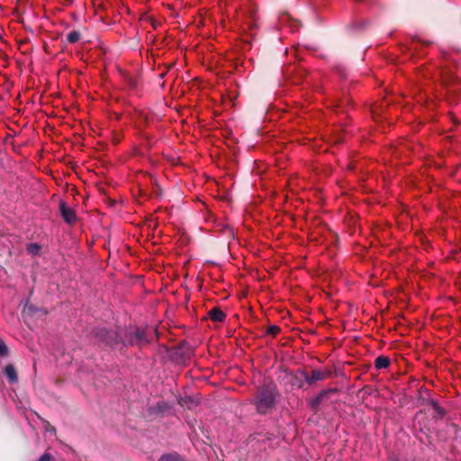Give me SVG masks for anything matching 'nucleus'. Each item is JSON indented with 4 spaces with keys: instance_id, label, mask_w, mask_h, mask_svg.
<instances>
[{
    "instance_id": "nucleus-7",
    "label": "nucleus",
    "mask_w": 461,
    "mask_h": 461,
    "mask_svg": "<svg viewBox=\"0 0 461 461\" xmlns=\"http://www.w3.org/2000/svg\"><path fill=\"white\" fill-rule=\"evenodd\" d=\"M81 39V33L78 31H71L67 34V41L69 43H76Z\"/></svg>"
},
{
    "instance_id": "nucleus-5",
    "label": "nucleus",
    "mask_w": 461,
    "mask_h": 461,
    "mask_svg": "<svg viewBox=\"0 0 461 461\" xmlns=\"http://www.w3.org/2000/svg\"><path fill=\"white\" fill-rule=\"evenodd\" d=\"M390 360L387 357L379 356L375 358V366L377 369H383L388 367Z\"/></svg>"
},
{
    "instance_id": "nucleus-11",
    "label": "nucleus",
    "mask_w": 461,
    "mask_h": 461,
    "mask_svg": "<svg viewBox=\"0 0 461 461\" xmlns=\"http://www.w3.org/2000/svg\"><path fill=\"white\" fill-rule=\"evenodd\" d=\"M8 353V348L5 343L0 339V356L4 357L6 356Z\"/></svg>"
},
{
    "instance_id": "nucleus-4",
    "label": "nucleus",
    "mask_w": 461,
    "mask_h": 461,
    "mask_svg": "<svg viewBox=\"0 0 461 461\" xmlns=\"http://www.w3.org/2000/svg\"><path fill=\"white\" fill-rule=\"evenodd\" d=\"M5 375H6L9 383L16 384L18 382V375L13 365L9 364L5 366Z\"/></svg>"
},
{
    "instance_id": "nucleus-1",
    "label": "nucleus",
    "mask_w": 461,
    "mask_h": 461,
    "mask_svg": "<svg viewBox=\"0 0 461 461\" xmlns=\"http://www.w3.org/2000/svg\"><path fill=\"white\" fill-rule=\"evenodd\" d=\"M276 387L273 383L264 384L258 388V395L254 400L259 413H267L275 405Z\"/></svg>"
},
{
    "instance_id": "nucleus-12",
    "label": "nucleus",
    "mask_w": 461,
    "mask_h": 461,
    "mask_svg": "<svg viewBox=\"0 0 461 461\" xmlns=\"http://www.w3.org/2000/svg\"><path fill=\"white\" fill-rule=\"evenodd\" d=\"M327 393L326 392H321L312 402V405H317L321 402V401L322 400V398L324 397V395L326 394Z\"/></svg>"
},
{
    "instance_id": "nucleus-17",
    "label": "nucleus",
    "mask_w": 461,
    "mask_h": 461,
    "mask_svg": "<svg viewBox=\"0 0 461 461\" xmlns=\"http://www.w3.org/2000/svg\"><path fill=\"white\" fill-rule=\"evenodd\" d=\"M296 55H303V53L298 50Z\"/></svg>"
},
{
    "instance_id": "nucleus-6",
    "label": "nucleus",
    "mask_w": 461,
    "mask_h": 461,
    "mask_svg": "<svg viewBox=\"0 0 461 461\" xmlns=\"http://www.w3.org/2000/svg\"><path fill=\"white\" fill-rule=\"evenodd\" d=\"M209 316L214 321H222L224 319V313L218 308H212L209 312Z\"/></svg>"
},
{
    "instance_id": "nucleus-16",
    "label": "nucleus",
    "mask_w": 461,
    "mask_h": 461,
    "mask_svg": "<svg viewBox=\"0 0 461 461\" xmlns=\"http://www.w3.org/2000/svg\"><path fill=\"white\" fill-rule=\"evenodd\" d=\"M279 331V328L277 326H270L268 328V332L271 334H276Z\"/></svg>"
},
{
    "instance_id": "nucleus-15",
    "label": "nucleus",
    "mask_w": 461,
    "mask_h": 461,
    "mask_svg": "<svg viewBox=\"0 0 461 461\" xmlns=\"http://www.w3.org/2000/svg\"><path fill=\"white\" fill-rule=\"evenodd\" d=\"M433 407H434V410L438 412V414L439 416L442 417L444 415L443 410L441 409V407L438 403L434 402L433 403Z\"/></svg>"
},
{
    "instance_id": "nucleus-10",
    "label": "nucleus",
    "mask_w": 461,
    "mask_h": 461,
    "mask_svg": "<svg viewBox=\"0 0 461 461\" xmlns=\"http://www.w3.org/2000/svg\"><path fill=\"white\" fill-rule=\"evenodd\" d=\"M144 339V332L137 330L134 333V338L131 339V343L141 342Z\"/></svg>"
},
{
    "instance_id": "nucleus-18",
    "label": "nucleus",
    "mask_w": 461,
    "mask_h": 461,
    "mask_svg": "<svg viewBox=\"0 0 461 461\" xmlns=\"http://www.w3.org/2000/svg\"><path fill=\"white\" fill-rule=\"evenodd\" d=\"M28 310H29V311H31V312H33V311H34V309H33V307H32V306H29V307H28Z\"/></svg>"
},
{
    "instance_id": "nucleus-9",
    "label": "nucleus",
    "mask_w": 461,
    "mask_h": 461,
    "mask_svg": "<svg viewBox=\"0 0 461 461\" xmlns=\"http://www.w3.org/2000/svg\"><path fill=\"white\" fill-rule=\"evenodd\" d=\"M158 461H184V460L176 454H168V455L162 456Z\"/></svg>"
},
{
    "instance_id": "nucleus-8",
    "label": "nucleus",
    "mask_w": 461,
    "mask_h": 461,
    "mask_svg": "<svg viewBox=\"0 0 461 461\" xmlns=\"http://www.w3.org/2000/svg\"><path fill=\"white\" fill-rule=\"evenodd\" d=\"M41 247L37 243H30L27 246V252L32 256L39 254Z\"/></svg>"
},
{
    "instance_id": "nucleus-14",
    "label": "nucleus",
    "mask_w": 461,
    "mask_h": 461,
    "mask_svg": "<svg viewBox=\"0 0 461 461\" xmlns=\"http://www.w3.org/2000/svg\"><path fill=\"white\" fill-rule=\"evenodd\" d=\"M51 456L49 453H44L39 459L36 461H50Z\"/></svg>"
},
{
    "instance_id": "nucleus-2",
    "label": "nucleus",
    "mask_w": 461,
    "mask_h": 461,
    "mask_svg": "<svg viewBox=\"0 0 461 461\" xmlns=\"http://www.w3.org/2000/svg\"><path fill=\"white\" fill-rule=\"evenodd\" d=\"M327 375H328V372L321 370V369L312 370L311 375H309L307 372H305L303 370H300L296 373L295 378L298 380H303L309 385H312L318 381H321V380L325 379L327 377Z\"/></svg>"
},
{
    "instance_id": "nucleus-13",
    "label": "nucleus",
    "mask_w": 461,
    "mask_h": 461,
    "mask_svg": "<svg viewBox=\"0 0 461 461\" xmlns=\"http://www.w3.org/2000/svg\"><path fill=\"white\" fill-rule=\"evenodd\" d=\"M164 406H165L164 402H158L156 407H151V408H149V411L150 413H152L155 411V409H157L158 411H162Z\"/></svg>"
},
{
    "instance_id": "nucleus-3",
    "label": "nucleus",
    "mask_w": 461,
    "mask_h": 461,
    "mask_svg": "<svg viewBox=\"0 0 461 461\" xmlns=\"http://www.w3.org/2000/svg\"><path fill=\"white\" fill-rule=\"evenodd\" d=\"M59 211L64 221L69 224L77 221V216L73 209L68 207L65 202L59 203Z\"/></svg>"
}]
</instances>
